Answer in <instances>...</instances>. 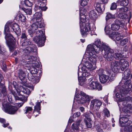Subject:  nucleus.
<instances>
[{
    "mask_svg": "<svg viewBox=\"0 0 132 132\" xmlns=\"http://www.w3.org/2000/svg\"><path fill=\"white\" fill-rule=\"evenodd\" d=\"M101 45V42L98 39L95 41L92 45H89L87 46V53L89 56L88 60L94 64H95L96 61V56L95 53H98L102 50L100 48Z\"/></svg>",
    "mask_w": 132,
    "mask_h": 132,
    "instance_id": "nucleus-1",
    "label": "nucleus"
},
{
    "mask_svg": "<svg viewBox=\"0 0 132 132\" xmlns=\"http://www.w3.org/2000/svg\"><path fill=\"white\" fill-rule=\"evenodd\" d=\"M101 45L100 47V49H102V51L103 50V48L105 52L103 57L106 61H110L113 60L114 58L113 53L114 50L110 48L107 45H106L105 44L101 42Z\"/></svg>",
    "mask_w": 132,
    "mask_h": 132,
    "instance_id": "nucleus-2",
    "label": "nucleus"
},
{
    "mask_svg": "<svg viewBox=\"0 0 132 132\" xmlns=\"http://www.w3.org/2000/svg\"><path fill=\"white\" fill-rule=\"evenodd\" d=\"M81 21L80 22L81 32L82 35H86V32H89L91 30V27L90 24L87 21L85 22V16L83 14H80Z\"/></svg>",
    "mask_w": 132,
    "mask_h": 132,
    "instance_id": "nucleus-3",
    "label": "nucleus"
},
{
    "mask_svg": "<svg viewBox=\"0 0 132 132\" xmlns=\"http://www.w3.org/2000/svg\"><path fill=\"white\" fill-rule=\"evenodd\" d=\"M37 32L36 36L33 39V41L39 47H41L44 45L46 37L43 31L40 30Z\"/></svg>",
    "mask_w": 132,
    "mask_h": 132,
    "instance_id": "nucleus-4",
    "label": "nucleus"
},
{
    "mask_svg": "<svg viewBox=\"0 0 132 132\" xmlns=\"http://www.w3.org/2000/svg\"><path fill=\"white\" fill-rule=\"evenodd\" d=\"M123 61V60H121L120 61H113L110 62L111 68L114 73L119 71Z\"/></svg>",
    "mask_w": 132,
    "mask_h": 132,
    "instance_id": "nucleus-5",
    "label": "nucleus"
},
{
    "mask_svg": "<svg viewBox=\"0 0 132 132\" xmlns=\"http://www.w3.org/2000/svg\"><path fill=\"white\" fill-rule=\"evenodd\" d=\"M124 22L119 19H116L114 23L111 25V29L113 31H117L118 30L120 27L122 28L124 27Z\"/></svg>",
    "mask_w": 132,
    "mask_h": 132,
    "instance_id": "nucleus-6",
    "label": "nucleus"
},
{
    "mask_svg": "<svg viewBox=\"0 0 132 132\" xmlns=\"http://www.w3.org/2000/svg\"><path fill=\"white\" fill-rule=\"evenodd\" d=\"M102 104L101 101L97 99H94L91 101L90 104L94 110L98 111Z\"/></svg>",
    "mask_w": 132,
    "mask_h": 132,
    "instance_id": "nucleus-7",
    "label": "nucleus"
},
{
    "mask_svg": "<svg viewBox=\"0 0 132 132\" xmlns=\"http://www.w3.org/2000/svg\"><path fill=\"white\" fill-rule=\"evenodd\" d=\"M129 117V115H126L120 118L119 121L121 127L129 125L131 123V121L129 120L128 117Z\"/></svg>",
    "mask_w": 132,
    "mask_h": 132,
    "instance_id": "nucleus-8",
    "label": "nucleus"
},
{
    "mask_svg": "<svg viewBox=\"0 0 132 132\" xmlns=\"http://www.w3.org/2000/svg\"><path fill=\"white\" fill-rule=\"evenodd\" d=\"M3 110L5 112L11 114H15L18 108L16 107L13 105L9 106L6 108L4 107L3 108Z\"/></svg>",
    "mask_w": 132,
    "mask_h": 132,
    "instance_id": "nucleus-9",
    "label": "nucleus"
},
{
    "mask_svg": "<svg viewBox=\"0 0 132 132\" xmlns=\"http://www.w3.org/2000/svg\"><path fill=\"white\" fill-rule=\"evenodd\" d=\"M42 14L41 12H37L33 16V19L36 20V22H39V26L40 27H44V23L42 21Z\"/></svg>",
    "mask_w": 132,
    "mask_h": 132,
    "instance_id": "nucleus-10",
    "label": "nucleus"
},
{
    "mask_svg": "<svg viewBox=\"0 0 132 132\" xmlns=\"http://www.w3.org/2000/svg\"><path fill=\"white\" fill-rule=\"evenodd\" d=\"M37 48L36 45L32 44L27 47H26L24 49L23 51L26 53H32L35 52L37 51Z\"/></svg>",
    "mask_w": 132,
    "mask_h": 132,
    "instance_id": "nucleus-11",
    "label": "nucleus"
},
{
    "mask_svg": "<svg viewBox=\"0 0 132 132\" xmlns=\"http://www.w3.org/2000/svg\"><path fill=\"white\" fill-rule=\"evenodd\" d=\"M19 77L21 81V83L24 86H26V79L25 78L26 73L21 69H19L18 72Z\"/></svg>",
    "mask_w": 132,
    "mask_h": 132,
    "instance_id": "nucleus-12",
    "label": "nucleus"
},
{
    "mask_svg": "<svg viewBox=\"0 0 132 132\" xmlns=\"http://www.w3.org/2000/svg\"><path fill=\"white\" fill-rule=\"evenodd\" d=\"M41 76V75H39V77H35L32 74L30 73L28 74V78L30 81L32 82L33 84L35 85L39 81Z\"/></svg>",
    "mask_w": 132,
    "mask_h": 132,
    "instance_id": "nucleus-13",
    "label": "nucleus"
},
{
    "mask_svg": "<svg viewBox=\"0 0 132 132\" xmlns=\"http://www.w3.org/2000/svg\"><path fill=\"white\" fill-rule=\"evenodd\" d=\"M82 122L81 120H78L75 123L72 124V128L73 129L76 130H81L83 128V126L82 124Z\"/></svg>",
    "mask_w": 132,
    "mask_h": 132,
    "instance_id": "nucleus-14",
    "label": "nucleus"
},
{
    "mask_svg": "<svg viewBox=\"0 0 132 132\" xmlns=\"http://www.w3.org/2000/svg\"><path fill=\"white\" fill-rule=\"evenodd\" d=\"M95 9L97 12L102 13L105 9V5L99 3H97L94 4Z\"/></svg>",
    "mask_w": 132,
    "mask_h": 132,
    "instance_id": "nucleus-15",
    "label": "nucleus"
},
{
    "mask_svg": "<svg viewBox=\"0 0 132 132\" xmlns=\"http://www.w3.org/2000/svg\"><path fill=\"white\" fill-rule=\"evenodd\" d=\"M11 28L12 29L13 31L15 32L17 35H20L21 34V30L19 28V26L16 23L12 24L11 22Z\"/></svg>",
    "mask_w": 132,
    "mask_h": 132,
    "instance_id": "nucleus-16",
    "label": "nucleus"
},
{
    "mask_svg": "<svg viewBox=\"0 0 132 132\" xmlns=\"http://www.w3.org/2000/svg\"><path fill=\"white\" fill-rule=\"evenodd\" d=\"M104 30L106 34L107 35H109V37L112 39H113L116 37L117 34H118V32H113L110 33L111 30H109L108 26H106Z\"/></svg>",
    "mask_w": 132,
    "mask_h": 132,
    "instance_id": "nucleus-17",
    "label": "nucleus"
},
{
    "mask_svg": "<svg viewBox=\"0 0 132 132\" xmlns=\"http://www.w3.org/2000/svg\"><path fill=\"white\" fill-rule=\"evenodd\" d=\"M39 22H36L35 23H33L31 26L30 29L32 30H34L35 32H36V35L37 34V32L39 31L40 30L41 31H43L39 29L42 27H40L39 26Z\"/></svg>",
    "mask_w": 132,
    "mask_h": 132,
    "instance_id": "nucleus-18",
    "label": "nucleus"
},
{
    "mask_svg": "<svg viewBox=\"0 0 132 132\" xmlns=\"http://www.w3.org/2000/svg\"><path fill=\"white\" fill-rule=\"evenodd\" d=\"M109 77L108 75H104L101 76L99 77L100 82L103 84L109 82Z\"/></svg>",
    "mask_w": 132,
    "mask_h": 132,
    "instance_id": "nucleus-19",
    "label": "nucleus"
},
{
    "mask_svg": "<svg viewBox=\"0 0 132 132\" xmlns=\"http://www.w3.org/2000/svg\"><path fill=\"white\" fill-rule=\"evenodd\" d=\"M18 89L20 92H21L24 94H30L31 91L30 90L26 88H25L21 86H18Z\"/></svg>",
    "mask_w": 132,
    "mask_h": 132,
    "instance_id": "nucleus-20",
    "label": "nucleus"
},
{
    "mask_svg": "<svg viewBox=\"0 0 132 132\" xmlns=\"http://www.w3.org/2000/svg\"><path fill=\"white\" fill-rule=\"evenodd\" d=\"M80 94L85 100L86 102H89L91 99L93 98V97L91 96H89L88 95L86 94V93H84L82 91H81L80 92Z\"/></svg>",
    "mask_w": 132,
    "mask_h": 132,
    "instance_id": "nucleus-21",
    "label": "nucleus"
},
{
    "mask_svg": "<svg viewBox=\"0 0 132 132\" xmlns=\"http://www.w3.org/2000/svg\"><path fill=\"white\" fill-rule=\"evenodd\" d=\"M93 114L91 112H86L83 114V116L85 117L84 121L88 120V121H91V116Z\"/></svg>",
    "mask_w": 132,
    "mask_h": 132,
    "instance_id": "nucleus-22",
    "label": "nucleus"
},
{
    "mask_svg": "<svg viewBox=\"0 0 132 132\" xmlns=\"http://www.w3.org/2000/svg\"><path fill=\"white\" fill-rule=\"evenodd\" d=\"M83 67H84V69H85V68L88 70H94V68L93 67V65L92 64L88 61H86L85 63V66Z\"/></svg>",
    "mask_w": 132,
    "mask_h": 132,
    "instance_id": "nucleus-23",
    "label": "nucleus"
},
{
    "mask_svg": "<svg viewBox=\"0 0 132 132\" xmlns=\"http://www.w3.org/2000/svg\"><path fill=\"white\" fill-rule=\"evenodd\" d=\"M0 92L3 94L4 97H6L7 94V91L6 90V88L4 85L0 87Z\"/></svg>",
    "mask_w": 132,
    "mask_h": 132,
    "instance_id": "nucleus-24",
    "label": "nucleus"
},
{
    "mask_svg": "<svg viewBox=\"0 0 132 132\" xmlns=\"http://www.w3.org/2000/svg\"><path fill=\"white\" fill-rule=\"evenodd\" d=\"M89 16L90 18L93 20L96 19L97 17L96 12L93 10L89 12Z\"/></svg>",
    "mask_w": 132,
    "mask_h": 132,
    "instance_id": "nucleus-25",
    "label": "nucleus"
},
{
    "mask_svg": "<svg viewBox=\"0 0 132 132\" xmlns=\"http://www.w3.org/2000/svg\"><path fill=\"white\" fill-rule=\"evenodd\" d=\"M115 17L114 15L112 14L109 12H108L106 13L105 17V20L107 22L110 19H115Z\"/></svg>",
    "mask_w": 132,
    "mask_h": 132,
    "instance_id": "nucleus-26",
    "label": "nucleus"
},
{
    "mask_svg": "<svg viewBox=\"0 0 132 132\" xmlns=\"http://www.w3.org/2000/svg\"><path fill=\"white\" fill-rule=\"evenodd\" d=\"M42 102L41 101L40 102H37L36 103V104L34 107V111H36L38 112V114H40V112L39 111L41 110L40 109V103Z\"/></svg>",
    "mask_w": 132,
    "mask_h": 132,
    "instance_id": "nucleus-27",
    "label": "nucleus"
},
{
    "mask_svg": "<svg viewBox=\"0 0 132 132\" xmlns=\"http://www.w3.org/2000/svg\"><path fill=\"white\" fill-rule=\"evenodd\" d=\"M123 79H128L130 75V70L128 69H127L124 72Z\"/></svg>",
    "mask_w": 132,
    "mask_h": 132,
    "instance_id": "nucleus-28",
    "label": "nucleus"
},
{
    "mask_svg": "<svg viewBox=\"0 0 132 132\" xmlns=\"http://www.w3.org/2000/svg\"><path fill=\"white\" fill-rule=\"evenodd\" d=\"M129 100V98L126 96H123L122 98L120 99V101L122 102V104L124 106H126L127 105V102Z\"/></svg>",
    "mask_w": 132,
    "mask_h": 132,
    "instance_id": "nucleus-29",
    "label": "nucleus"
},
{
    "mask_svg": "<svg viewBox=\"0 0 132 132\" xmlns=\"http://www.w3.org/2000/svg\"><path fill=\"white\" fill-rule=\"evenodd\" d=\"M97 82L92 81L90 83H89L88 86L89 89L92 90L96 89V83Z\"/></svg>",
    "mask_w": 132,
    "mask_h": 132,
    "instance_id": "nucleus-30",
    "label": "nucleus"
},
{
    "mask_svg": "<svg viewBox=\"0 0 132 132\" xmlns=\"http://www.w3.org/2000/svg\"><path fill=\"white\" fill-rule=\"evenodd\" d=\"M11 22H8L5 25V27L4 33L6 34L7 32H9L10 28H11Z\"/></svg>",
    "mask_w": 132,
    "mask_h": 132,
    "instance_id": "nucleus-31",
    "label": "nucleus"
},
{
    "mask_svg": "<svg viewBox=\"0 0 132 132\" xmlns=\"http://www.w3.org/2000/svg\"><path fill=\"white\" fill-rule=\"evenodd\" d=\"M117 3H120L121 5L125 6L128 5L129 2L128 0H123L121 2L120 1H118L117 2Z\"/></svg>",
    "mask_w": 132,
    "mask_h": 132,
    "instance_id": "nucleus-32",
    "label": "nucleus"
},
{
    "mask_svg": "<svg viewBox=\"0 0 132 132\" xmlns=\"http://www.w3.org/2000/svg\"><path fill=\"white\" fill-rule=\"evenodd\" d=\"M81 69L82 73L80 72V73L82 75L83 77H87L90 75L89 72H87L86 70L84 69V67H82Z\"/></svg>",
    "mask_w": 132,
    "mask_h": 132,
    "instance_id": "nucleus-33",
    "label": "nucleus"
},
{
    "mask_svg": "<svg viewBox=\"0 0 132 132\" xmlns=\"http://www.w3.org/2000/svg\"><path fill=\"white\" fill-rule=\"evenodd\" d=\"M118 16L120 19H128V15L126 13H119Z\"/></svg>",
    "mask_w": 132,
    "mask_h": 132,
    "instance_id": "nucleus-34",
    "label": "nucleus"
},
{
    "mask_svg": "<svg viewBox=\"0 0 132 132\" xmlns=\"http://www.w3.org/2000/svg\"><path fill=\"white\" fill-rule=\"evenodd\" d=\"M32 44L30 41L28 39H25L24 42L22 44V46H26L29 45L30 46Z\"/></svg>",
    "mask_w": 132,
    "mask_h": 132,
    "instance_id": "nucleus-35",
    "label": "nucleus"
},
{
    "mask_svg": "<svg viewBox=\"0 0 132 132\" xmlns=\"http://www.w3.org/2000/svg\"><path fill=\"white\" fill-rule=\"evenodd\" d=\"M26 59L28 60V61H34L36 60V57L28 55L27 56Z\"/></svg>",
    "mask_w": 132,
    "mask_h": 132,
    "instance_id": "nucleus-36",
    "label": "nucleus"
},
{
    "mask_svg": "<svg viewBox=\"0 0 132 132\" xmlns=\"http://www.w3.org/2000/svg\"><path fill=\"white\" fill-rule=\"evenodd\" d=\"M19 90L18 89L16 90V92L13 91V90H11V92L12 94L14 96L15 99L16 100L18 96V94H20Z\"/></svg>",
    "mask_w": 132,
    "mask_h": 132,
    "instance_id": "nucleus-37",
    "label": "nucleus"
},
{
    "mask_svg": "<svg viewBox=\"0 0 132 132\" xmlns=\"http://www.w3.org/2000/svg\"><path fill=\"white\" fill-rule=\"evenodd\" d=\"M128 65L127 63L126 62H123V61L121 65L120 69L122 71H124L127 68Z\"/></svg>",
    "mask_w": 132,
    "mask_h": 132,
    "instance_id": "nucleus-38",
    "label": "nucleus"
},
{
    "mask_svg": "<svg viewBox=\"0 0 132 132\" xmlns=\"http://www.w3.org/2000/svg\"><path fill=\"white\" fill-rule=\"evenodd\" d=\"M18 96L16 100H20L23 101H25L26 98L25 96L22 95L20 93L18 94Z\"/></svg>",
    "mask_w": 132,
    "mask_h": 132,
    "instance_id": "nucleus-39",
    "label": "nucleus"
},
{
    "mask_svg": "<svg viewBox=\"0 0 132 132\" xmlns=\"http://www.w3.org/2000/svg\"><path fill=\"white\" fill-rule=\"evenodd\" d=\"M77 102L79 104H83L86 102L84 98H81L78 99L77 100Z\"/></svg>",
    "mask_w": 132,
    "mask_h": 132,
    "instance_id": "nucleus-40",
    "label": "nucleus"
},
{
    "mask_svg": "<svg viewBox=\"0 0 132 132\" xmlns=\"http://www.w3.org/2000/svg\"><path fill=\"white\" fill-rule=\"evenodd\" d=\"M127 9L126 7H123L119 8L118 9L119 13H125L127 11Z\"/></svg>",
    "mask_w": 132,
    "mask_h": 132,
    "instance_id": "nucleus-41",
    "label": "nucleus"
},
{
    "mask_svg": "<svg viewBox=\"0 0 132 132\" xmlns=\"http://www.w3.org/2000/svg\"><path fill=\"white\" fill-rule=\"evenodd\" d=\"M19 20L21 21L24 22L26 21V18L25 16L22 14H20L19 16Z\"/></svg>",
    "mask_w": 132,
    "mask_h": 132,
    "instance_id": "nucleus-42",
    "label": "nucleus"
},
{
    "mask_svg": "<svg viewBox=\"0 0 132 132\" xmlns=\"http://www.w3.org/2000/svg\"><path fill=\"white\" fill-rule=\"evenodd\" d=\"M24 3L26 6L29 7H31L33 4V3L29 0H25Z\"/></svg>",
    "mask_w": 132,
    "mask_h": 132,
    "instance_id": "nucleus-43",
    "label": "nucleus"
},
{
    "mask_svg": "<svg viewBox=\"0 0 132 132\" xmlns=\"http://www.w3.org/2000/svg\"><path fill=\"white\" fill-rule=\"evenodd\" d=\"M104 115L107 117L110 116V113L109 111L107 108H104L103 110Z\"/></svg>",
    "mask_w": 132,
    "mask_h": 132,
    "instance_id": "nucleus-44",
    "label": "nucleus"
},
{
    "mask_svg": "<svg viewBox=\"0 0 132 132\" xmlns=\"http://www.w3.org/2000/svg\"><path fill=\"white\" fill-rule=\"evenodd\" d=\"M5 36V38L6 40H9L13 38V36L10 34L6 33Z\"/></svg>",
    "mask_w": 132,
    "mask_h": 132,
    "instance_id": "nucleus-45",
    "label": "nucleus"
},
{
    "mask_svg": "<svg viewBox=\"0 0 132 132\" xmlns=\"http://www.w3.org/2000/svg\"><path fill=\"white\" fill-rule=\"evenodd\" d=\"M25 110H24L25 111V113L26 114L28 113H30L31 112L32 110V107H30L27 106L25 108Z\"/></svg>",
    "mask_w": 132,
    "mask_h": 132,
    "instance_id": "nucleus-46",
    "label": "nucleus"
},
{
    "mask_svg": "<svg viewBox=\"0 0 132 132\" xmlns=\"http://www.w3.org/2000/svg\"><path fill=\"white\" fill-rule=\"evenodd\" d=\"M97 74L99 75V77H100V76H101L105 75L104 74V70L102 69H99L97 71Z\"/></svg>",
    "mask_w": 132,
    "mask_h": 132,
    "instance_id": "nucleus-47",
    "label": "nucleus"
},
{
    "mask_svg": "<svg viewBox=\"0 0 132 132\" xmlns=\"http://www.w3.org/2000/svg\"><path fill=\"white\" fill-rule=\"evenodd\" d=\"M128 41V39H121L120 41V43L121 45L123 46L127 43Z\"/></svg>",
    "mask_w": 132,
    "mask_h": 132,
    "instance_id": "nucleus-48",
    "label": "nucleus"
},
{
    "mask_svg": "<svg viewBox=\"0 0 132 132\" xmlns=\"http://www.w3.org/2000/svg\"><path fill=\"white\" fill-rule=\"evenodd\" d=\"M43 3V4L41 5V7H40V11H45L46 9H47V7H45L44 6L45 5L46 3Z\"/></svg>",
    "mask_w": 132,
    "mask_h": 132,
    "instance_id": "nucleus-49",
    "label": "nucleus"
},
{
    "mask_svg": "<svg viewBox=\"0 0 132 132\" xmlns=\"http://www.w3.org/2000/svg\"><path fill=\"white\" fill-rule=\"evenodd\" d=\"M35 32H35L34 30H32L31 29H30L28 30L29 34L31 37H32L33 36Z\"/></svg>",
    "mask_w": 132,
    "mask_h": 132,
    "instance_id": "nucleus-50",
    "label": "nucleus"
},
{
    "mask_svg": "<svg viewBox=\"0 0 132 132\" xmlns=\"http://www.w3.org/2000/svg\"><path fill=\"white\" fill-rule=\"evenodd\" d=\"M91 121H85L84 122H85L86 126L88 128H91L92 126V124H91Z\"/></svg>",
    "mask_w": 132,
    "mask_h": 132,
    "instance_id": "nucleus-51",
    "label": "nucleus"
},
{
    "mask_svg": "<svg viewBox=\"0 0 132 132\" xmlns=\"http://www.w3.org/2000/svg\"><path fill=\"white\" fill-rule=\"evenodd\" d=\"M43 3H38L37 4H36L35 7V10H40V7H41V5L43 4Z\"/></svg>",
    "mask_w": 132,
    "mask_h": 132,
    "instance_id": "nucleus-52",
    "label": "nucleus"
},
{
    "mask_svg": "<svg viewBox=\"0 0 132 132\" xmlns=\"http://www.w3.org/2000/svg\"><path fill=\"white\" fill-rule=\"evenodd\" d=\"M24 11L27 14L30 15L32 14V10L30 9H25Z\"/></svg>",
    "mask_w": 132,
    "mask_h": 132,
    "instance_id": "nucleus-53",
    "label": "nucleus"
},
{
    "mask_svg": "<svg viewBox=\"0 0 132 132\" xmlns=\"http://www.w3.org/2000/svg\"><path fill=\"white\" fill-rule=\"evenodd\" d=\"M9 47L10 51H12L15 48L16 46L14 44H12L9 45Z\"/></svg>",
    "mask_w": 132,
    "mask_h": 132,
    "instance_id": "nucleus-54",
    "label": "nucleus"
},
{
    "mask_svg": "<svg viewBox=\"0 0 132 132\" xmlns=\"http://www.w3.org/2000/svg\"><path fill=\"white\" fill-rule=\"evenodd\" d=\"M125 113H130L132 112V108L127 107L125 109L124 111Z\"/></svg>",
    "mask_w": 132,
    "mask_h": 132,
    "instance_id": "nucleus-55",
    "label": "nucleus"
},
{
    "mask_svg": "<svg viewBox=\"0 0 132 132\" xmlns=\"http://www.w3.org/2000/svg\"><path fill=\"white\" fill-rule=\"evenodd\" d=\"M117 5L115 3H113L111 4L110 9L111 10H114L116 9L117 7Z\"/></svg>",
    "mask_w": 132,
    "mask_h": 132,
    "instance_id": "nucleus-56",
    "label": "nucleus"
},
{
    "mask_svg": "<svg viewBox=\"0 0 132 132\" xmlns=\"http://www.w3.org/2000/svg\"><path fill=\"white\" fill-rule=\"evenodd\" d=\"M87 0H82L80 2V4L81 6H84L86 5L87 4Z\"/></svg>",
    "mask_w": 132,
    "mask_h": 132,
    "instance_id": "nucleus-57",
    "label": "nucleus"
},
{
    "mask_svg": "<svg viewBox=\"0 0 132 132\" xmlns=\"http://www.w3.org/2000/svg\"><path fill=\"white\" fill-rule=\"evenodd\" d=\"M122 56V55L121 54L119 53H115V54L114 55V57L116 59H119V57H120Z\"/></svg>",
    "mask_w": 132,
    "mask_h": 132,
    "instance_id": "nucleus-58",
    "label": "nucleus"
},
{
    "mask_svg": "<svg viewBox=\"0 0 132 132\" xmlns=\"http://www.w3.org/2000/svg\"><path fill=\"white\" fill-rule=\"evenodd\" d=\"M116 39L117 40L119 41L121 39L123 38V37L120 35V34L118 32V34H117L116 37Z\"/></svg>",
    "mask_w": 132,
    "mask_h": 132,
    "instance_id": "nucleus-59",
    "label": "nucleus"
},
{
    "mask_svg": "<svg viewBox=\"0 0 132 132\" xmlns=\"http://www.w3.org/2000/svg\"><path fill=\"white\" fill-rule=\"evenodd\" d=\"M122 92H121V91H120L121 94L125 96L127 94L129 93V91L127 90L126 89H123L122 90Z\"/></svg>",
    "mask_w": 132,
    "mask_h": 132,
    "instance_id": "nucleus-60",
    "label": "nucleus"
},
{
    "mask_svg": "<svg viewBox=\"0 0 132 132\" xmlns=\"http://www.w3.org/2000/svg\"><path fill=\"white\" fill-rule=\"evenodd\" d=\"M95 128L97 130L98 132H103V130L101 129V127L100 126L98 125L96 126H95Z\"/></svg>",
    "mask_w": 132,
    "mask_h": 132,
    "instance_id": "nucleus-61",
    "label": "nucleus"
},
{
    "mask_svg": "<svg viewBox=\"0 0 132 132\" xmlns=\"http://www.w3.org/2000/svg\"><path fill=\"white\" fill-rule=\"evenodd\" d=\"M96 85V89L97 88L98 90H100L102 89V87L100 84L97 82Z\"/></svg>",
    "mask_w": 132,
    "mask_h": 132,
    "instance_id": "nucleus-62",
    "label": "nucleus"
},
{
    "mask_svg": "<svg viewBox=\"0 0 132 132\" xmlns=\"http://www.w3.org/2000/svg\"><path fill=\"white\" fill-rule=\"evenodd\" d=\"M116 96L117 98L119 99L120 100V99L122 98V97H123L122 96L123 95L121 94H121H120H120L118 92H117L116 94Z\"/></svg>",
    "mask_w": 132,
    "mask_h": 132,
    "instance_id": "nucleus-63",
    "label": "nucleus"
},
{
    "mask_svg": "<svg viewBox=\"0 0 132 132\" xmlns=\"http://www.w3.org/2000/svg\"><path fill=\"white\" fill-rule=\"evenodd\" d=\"M80 112H77L74 113L73 114L72 117L73 118H75L77 117H79L80 116Z\"/></svg>",
    "mask_w": 132,
    "mask_h": 132,
    "instance_id": "nucleus-64",
    "label": "nucleus"
}]
</instances>
